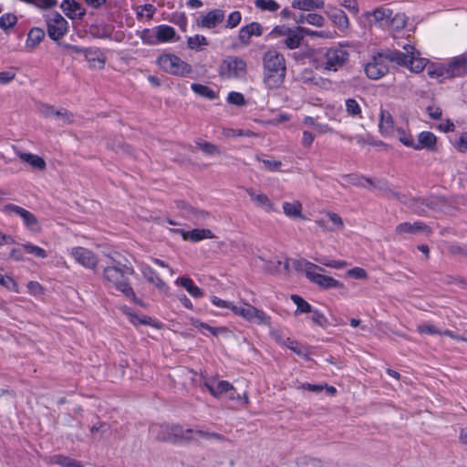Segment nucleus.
<instances>
[{
  "instance_id": "1",
  "label": "nucleus",
  "mask_w": 467,
  "mask_h": 467,
  "mask_svg": "<svg viewBox=\"0 0 467 467\" xmlns=\"http://www.w3.org/2000/svg\"><path fill=\"white\" fill-rule=\"evenodd\" d=\"M135 273L131 260L115 254L109 257L108 265L103 269V279L107 285L120 291L127 298L138 305L141 301L136 296L129 281Z\"/></svg>"
},
{
  "instance_id": "2",
  "label": "nucleus",
  "mask_w": 467,
  "mask_h": 467,
  "mask_svg": "<svg viewBox=\"0 0 467 467\" xmlns=\"http://www.w3.org/2000/svg\"><path fill=\"white\" fill-rule=\"evenodd\" d=\"M263 83L269 89L282 87L286 76L285 58L276 49H269L263 54Z\"/></svg>"
},
{
  "instance_id": "3",
  "label": "nucleus",
  "mask_w": 467,
  "mask_h": 467,
  "mask_svg": "<svg viewBox=\"0 0 467 467\" xmlns=\"http://www.w3.org/2000/svg\"><path fill=\"white\" fill-rule=\"evenodd\" d=\"M403 49L404 52L399 50H389L383 54L387 61L406 67L415 73L421 72L426 67L427 60L420 57V52L413 46L405 45Z\"/></svg>"
},
{
  "instance_id": "4",
  "label": "nucleus",
  "mask_w": 467,
  "mask_h": 467,
  "mask_svg": "<svg viewBox=\"0 0 467 467\" xmlns=\"http://www.w3.org/2000/svg\"><path fill=\"white\" fill-rule=\"evenodd\" d=\"M296 269L301 270L305 273L306 278L317 285L319 287L323 289H330V288H341L343 287V284L338 280L325 275L322 273L325 271L321 266L308 262L305 259L298 260L295 263Z\"/></svg>"
},
{
  "instance_id": "5",
  "label": "nucleus",
  "mask_w": 467,
  "mask_h": 467,
  "mask_svg": "<svg viewBox=\"0 0 467 467\" xmlns=\"http://www.w3.org/2000/svg\"><path fill=\"white\" fill-rule=\"evenodd\" d=\"M392 12L393 7L390 4H383L376 6L370 11L364 12L359 19L365 26L387 30L389 29V23L390 21Z\"/></svg>"
},
{
  "instance_id": "6",
  "label": "nucleus",
  "mask_w": 467,
  "mask_h": 467,
  "mask_svg": "<svg viewBox=\"0 0 467 467\" xmlns=\"http://www.w3.org/2000/svg\"><path fill=\"white\" fill-rule=\"evenodd\" d=\"M218 74L225 79H244L247 75V63L238 56H227L220 64Z\"/></svg>"
},
{
  "instance_id": "7",
  "label": "nucleus",
  "mask_w": 467,
  "mask_h": 467,
  "mask_svg": "<svg viewBox=\"0 0 467 467\" xmlns=\"http://www.w3.org/2000/svg\"><path fill=\"white\" fill-rule=\"evenodd\" d=\"M349 53L342 45L327 48L323 54L321 67L324 70L337 71L348 61Z\"/></svg>"
},
{
  "instance_id": "8",
  "label": "nucleus",
  "mask_w": 467,
  "mask_h": 467,
  "mask_svg": "<svg viewBox=\"0 0 467 467\" xmlns=\"http://www.w3.org/2000/svg\"><path fill=\"white\" fill-rule=\"evenodd\" d=\"M232 311L249 322H254L257 325H271V318L269 316L248 303H243L240 306L234 305Z\"/></svg>"
},
{
  "instance_id": "9",
  "label": "nucleus",
  "mask_w": 467,
  "mask_h": 467,
  "mask_svg": "<svg viewBox=\"0 0 467 467\" xmlns=\"http://www.w3.org/2000/svg\"><path fill=\"white\" fill-rule=\"evenodd\" d=\"M159 66L173 75L184 76L192 71V67L173 54H163L158 58Z\"/></svg>"
},
{
  "instance_id": "10",
  "label": "nucleus",
  "mask_w": 467,
  "mask_h": 467,
  "mask_svg": "<svg viewBox=\"0 0 467 467\" xmlns=\"http://www.w3.org/2000/svg\"><path fill=\"white\" fill-rule=\"evenodd\" d=\"M364 71L366 76L370 79H379L389 72L387 59L383 53H377L372 56L371 59L365 64Z\"/></svg>"
},
{
  "instance_id": "11",
  "label": "nucleus",
  "mask_w": 467,
  "mask_h": 467,
  "mask_svg": "<svg viewBox=\"0 0 467 467\" xmlns=\"http://www.w3.org/2000/svg\"><path fill=\"white\" fill-rule=\"evenodd\" d=\"M38 109L42 116L56 119L61 126L71 124L74 121V115L66 109H57L51 105L40 104Z\"/></svg>"
},
{
  "instance_id": "12",
  "label": "nucleus",
  "mask_w": 467,
  "mask_h": 467,
  "mask_svg": "<svg viewBox=\"0 0 467 467\" xmlns=\"http://www.w3.org/2000/svg\"><path fill=\"white\" fill-rule=\"evenodd\" d=\"M48 36L57 41L67 31V21L59 14H52L47 19Z\"/></svg>"
},
{
  "instance_id": "13",
  "label": "nucleus",
  "mask_w": 467,
  "mask_h": 467,
  "mask_svg": "<svg viewBox=\"0 0 467 467\" xmlns=\"http://www.w3.org/2000/svg\"><path fill=\"white\" fill-rule=\"evenodd\" d=\"M71 256L82 266L88 269H96L98 260L96 255L90 250L84 247H73L70 252Z\"/></svg>"
},
{
  "instance_id": "14",
  "label": "nucleus",
  "mask_w": 467,
  "mask_h": 467,
  "mask_svg": "<svg viewBox=\"0 0 467 467\" xmlns=\"http://www.w3.org/2000/svg\"><path fill=\"white\" fill-rule=\"evenodd\" d=\"M431 233V227L422 222H415L413 223L405 222L399 223L395 228V234L400 236L418 234H424L429 235Z\"/></svg>"
},
{
  "instance_id": "15",
  "label": "nucleus",
  "mask_w": 467,
  "mask_h": 467,
  "mask_svg": "<svg viewBox=\"0 0 467 467\" xmlns=\"http://www.w3.org/2000/svg\"><path fill=\"white\" fill-rule=\"evenodd\" d=\"M427 75L429 78L436 79L438 82H443L446 79L456 78L451 62L448 66L431 64L427 67Z\"/></svg>"
},
{
  "instance_id": "16",
  "label": "nucleus",
  "mask_w": 467,
  "mask_h": 467,
  "mask_svg": "<svg viewBox=\"0 0 467 467\" xmlns=\"http://www.w3.org/2000/svg\"><path fill=\"white\" fill-rule=\"evenodd\" d=\"M224 19V12L222 9H213L205 16H201L196 19L198 27L212 29L222 23Z\"/></svg>"
},
{
  "instance_id": "17",
  "label": "nucleus",
  "mask_w": 467,
  "mask_h": 467,
  "mask_svg": "<svg viewBox=\"0 0 467 467\" xmlns=\"http://www.w3.org/2000/svg\"><path fill=\"white\" fill-rule=\"evenodd\" d=\"M62 11L70 19H82L86 15L85 8L75 0H64L60 5Z\"/></svg>"
},
{
  "instance_id": "18",
  "label": "nucleus",
  "mask_w": 467,
  "mask_h": 467,
  "mask_svg": "<svg viewBox=\"0 0 467 467\" xmlns=\"http://www.w3.org/2000/svg\"><path fill=\"white\" fill-rule=\"evenodd\" d=\"M246 192L255 205L259 208L264 209L267 213H273L275 211L274 202L268 198V196L263 192H256L254 189H246Z\"/></svg>"
},
{
  "instance_id": "19",
  "label": "nucleus",
  "mask_w": 467,
  "mask_h": 467,
  "mask_svg": "<svg viewBox=\"0 0 467 467\" xmlns=\"http://www.w3.org/2000/svg\"><path fill=\"white\" fill-rule=\"evenodd\" d=\"M192 429H184L180 425H171V443L191 441L193 440Z\"/></svg>"
},
{
  "instance_id": "20",
  "label": "nucleus",
  "mask_w": 467,
  "mask_h": 467,
  "mask_svg": "<svg viewBox=\"0 0 467 467\" xmlns=\"http://www.w3.org/2000/svg\"><path fill=\"white\" fill-rule=\"evenodd\" d=\"M353 183L361 187H367L366 183H368L371 188L379 189L385 194H390L394 197H398V193L394 192L389 188L388 182L384 180H378L377 182H373L371 179L360 177L358 178L357 182H354Z\"/></svg>"
},
{
  "instance_id": "21",
  "label": "nucleus",
  "mask_w": 467,
  "mask_h": 467,
  "mask_svg": "<svg viewBox=\"0 0 467 467\" xmlns=\"http://www.w3.org/2000/svg\"><path fill=\"white\" fill-rule=\"evenodd\" d=\"M262 34L263 29L261 25L259 23L253 22L240 29L238 38L242 44L248 45L252 36H259Z\"/></svg>"
},
{
  "instance_id": "22",
  "label": "nucleus",
  "mask_w": 467,
  "mask_h": 467,
  "mask_svg": "<svg viewBox=\"0 0 467 467\" xmlns=\"http://www.w3.org/2000/svg\"><path fill=\"white\" fill-rule=\"evenodd\" d=\"M181 233L184 240H190L192 242H199L204 239H213L215 235L210 229H193L192 231L176 230Z\"/></svg>"
},
{
  "instance_id": "23",
  "label": "nucleus",
  "mask_w": 467,
  "mask_h": 467,
  "mask_svg": "<svg viewBox=\"0 0 467 467\" xmlns=\"http://www.w3.org/2000/svg\"><path fill=\"white\" fill-rule=\"evenodd\" d=\"M437 138L431 131H421L418 135V142L415 143L414 150L426 149L433 151L436 149Z\"/></svg>"
},
{
  "instance_id": "24",
  "label": "nucleus",
  "mask_w": 467,
  "mask_h": 467,
  "mask_svg": "<svg viewBox=\"0 0 467 467\" xmlns=\"http://www.w3.org/2000/svg\"><path fill=\"white\" fill-rule=\"evenodd\" d=\"M283 212L285 216L292 218V219H300V220H306V216L303 214V205L302 203L295 200L293 202H283Z\"/></svg>"
},
{
  "instance_id": "25",
  "label": "nucleus",
  "mask_w": 467,
  "mask_h": 467,
  "mask_svg": "<svg viewBox=\"0 0 467 467\" xmlns=\"http://www.w3.org/2000/svg\"><path fill=\"white\" fill-rule=\"evenodd\" d=\"M17 156L22 162L27 163L35 170L44 171L47 167L45 160L36 154L30 152H18Z\"/></svg>"
},
{
  "instance_id": "26",
  "label": "nucleus",
  "mask_w": 467,
  "mask_h": 467,
  "mask_svg": "<svg viewBox=\"0 0 467 467\" xmlns=\"http://www.w3.org/2000/svg\"><path fill=\"white\" fill-rule=\"evenodd\" d=\"M86 60L92 68L101 69L105 66V57L99 49L86 48L84 50Z\"/></svg>"
},
{
  "instance_id": "27",
  "label": "nucleus",
  "mask_w": 467,
  "mask_h": 467,
  "mask_svg": "<svg viewBox=\"0 0 467 467\" xmlns=\"http://www.w3.org/2000/svg\"><path fill=\"white\" fill-rule=\"evenodd\" d=\"M326 14L339 28L346 29L349 26V20L343 10L330 6Z\"/></svg>"
},
{
  "instance_id": "28",
  "label": "nucleus",
  "mask_w": 467,
  "mask_h": 467,
  "mask_svg": "<svg viewBox=\"0 0 467 467\" xmlns=\"http://www.w3.org/2000/svg\"><path fill=\"white\" fill-rule=\"evenodd\" d=\"M409 22V16L403 12H395L393 10L388 31L400 32L403 30Z\"/></svg>"
},
{
  "instance_id": "29",
  "label": "nucleus",
  "mask_w": 467,
  "mask_h": 467,
  "mask_svg": "<svg viewBox=\"0 0 467 467\" xmlns=\"http://www.w3.org/2000/svg\"><path fill=\"white\" fill-rule=\"evenodd\" d=\"M150 433L158 441L171 442V425L152 424L150 427Z\"/></svg>"
},
{
  "instance_id": "30",
  "label": "nucleus",
  "mask_w": 467,
  "mask_h": 467,
  "mask_svg": "<svg viewBox=\"0 0 467 467\" xmlns=\"http://www.w3.org/2000/svg\"><path fill=\"white\" fill-rule=\"evenodd\" d=\"M291 6L302 11H314L325 6L324 0H293Z\"/></svg>"
},
{
  "instance_id": "31",
  "label": "nucleus",
  "mask_w": 467,
  "mask_h": 467,
  "mask_svg": "<svg viewBox=\"0 0 467 467\" xmlns=\"http://www.w3.org/2000/svg\"><path fill=\"white\" fill-rule=\"evenodd\" d=\"M302 40L303 34L298 30L297 26L296 29H291V31L282 40V44L288 49H296L299 47Z\"/></svg>"
},
{
  "instance_id": "32",
  "label": "nucleus",
  "mask_w": 467,
  "mask_h": 467,
  "mask_svg": "<svg viewBox=\"0 0 467 467\" xmlns=\"http://www.w3.org/2000/svg\"><path fill=\"white\" fill-rule=\"evenodd\" d=\"M158 43H164L175 40L176 32L172 26L161 25L155 27Z\"/></svg>"
},
{
  "instance_id": "33",
  "label": "nucleus",
  "mask_w": 467,
  "mask_h": 467,
  "mask_svg": "<svg viewBox=\"0 0 467 467\" xmlns=\"http://www.w3.org/2000/svg\"><path fill=\"white\" fill-rule=\"evenodd\" d=\"M45 31L39 27H33L27 34L26 47L28 49H35L44 39Z\"/></svg>"
},
{
  "instance_id": "34",
  "label": "nucleus",
  "mask_w": 467,
  "mask_h": 467,
  "mask_svg": "<svg viewBox=\"0 0 467 467\" xmlns=\"http://www.w3.org/2000/svg\"><path fill=\"white\" fill-rule=\"evenodd\" d=\"M176 283L185 288L192 297L200 298L203 296L202 290L195 285L193 281L187 276L177 279Z\"/></svg>"
},
{
  "instance_id": "35",
  "label": "nucleus",
  "mask_w": 467,
  "mask_h": 467,
  "mask_svg": "<svg viewBox=\"0 0 467 467\" xmlns=\"http://www.w3.org/2000/svg\"><path fill=\"white\" fill-rule=\"evenodd\" d=\"M47 462L49 464H58L63 467H83L79 462L61 454L50 456Z\"/></svg>"
},
{
  "instance_id": "36",
  "label": "nucleus",
  "mask_w": 467,
  "mask_h": 467,
  "mask_svg": "<svg viewBox=\"0 0 467 467\" xmlns=\"http://www.w3.org/2000/svg\"><path fill=\"white\" fill-rule=\"evenodd\" d=\"M380 132L384 135H389L393 130V118L391 114L385 109L380 111L379 124Z\"/></svg>"
},
{
  "instance_id": "37",
  "label": "nucleus",
  "mask_w": 467,
  "mask_h": 467,
  "mask_svg": "<svg viewBox=\"0 0 467 467\" xmlns=\"http://www.w3.org/2000/svg\"><path fill=\"white\" fill-rule=\"evenodd\" d=\"M141 272L143 276L148 280V282L153 284L160 290H162L166 287L165 283L161 279V277L156 274V272L151 267L144 265L141 268Z\"/></svg>"
},
{
  "instance_id": "38",
  "label": "nucleus",
  "mask_w": 467,
  "mask_h": 467,
  "mask_svg": "<svg viewBox=\"0 0 467 467\" xmlns=\"http://www.w3.org/2000/svg\"><path fill=\"white\" fill-rule=\"evenodd\" d=\"M456 78L467 74V57L464 55L455 57L451 61Z\"/></svg>"
},
{
  "instance_id": "39",
  "label": "nucleus",
  "mask_w": 467,
  "mask_h": 467,
  "mask_svg": "<svg viewBox=\"0 0 467 467\" xmlns=\"http://www.w3.org/2000/svg\"><path fill=\"white\" fill-rule=\"evenodd\" d=\"M208 45L207 38L202 35H195L187 38V47L191 50L202 51Z\"/></svg>"
},
{
  "instance_id": "40",
  "label": "nucleus",
  "mask_w": 467,
  "mask_h": 467,
  "mask_svg": "<svg viewBox=\"0 0 467 467\" xmlns=\"http://www.w3.org/2000/svg\"><path fill=\"white\" fill-rule=\"evenodd\" d=\"M195 143L197 147L206 155L214 156L222 154L220 148L212 142L199 139L195 141Z\"/></svg>"
},
{
  "instance_id": "41",
  "label": "nucleus",
  "mask_w": 467,
  "mask_h": 467,
  "mask_svg": "<svg viewBox=\"0 0 467 467\" xmlns=\"http://www.w3.org/2000/svg\"><path fill=\"white\" fill-rule=\"evenodd\" d=\"M120 311L126 315L130 321L135 325L138 326L139 324L142 325H150V318L147 317H139L129 306H122L119 307Z\"/></svg>"
},
{
  "instance_id": "42",
  "label": "nucleus",
  "mask_w": 467,
  "mask_h": 467,
  "mask_svg": "<svg viewBox=\"0 0 467 467\" xmlns=\"http://www.w3.org/2000/svg\"><path fill=\"white\" fill-rule=\"evenodd\" d=\"M191 88L198 96L206 98L211 100L216 99V97H217L216 92L214 90H213L208 86H205L202 84L193 83V84H192Z\"/></svg>"
},
{
  "instance_id": "43",
  "label": "nucleus",
  "mask_w": 467,
  "mask_h": 467,
  "mask_svg": "<svg viewBox=\"0 0 467 467\" xmlns=\"http://www.w3.org/2000/svg\"><path fill=\"white\" fill-rule=\"evenodd\" d=\"M20 218L23 220L27 229L34 232H39L40 226L37 218L29 211L26 210L21 214Z\"/></svg>"
},
{
  "instance_id": "44",
  "label": "nucleus",
  "mask_w": 467,
  "mask_h": 467,
  "mask_svg": "<svg viewBox=\"0 0 467 467\" xmlns=\"http://www.w3.org/2000/svg\"><path fill=\"white\" fill-rule=\"evenodd\" d=\"M346 112L352 118H362V110L359 103L355 99H348L345 101Z\"/></svg>"
},
{
  "instance_id": "45",
  "label": "nucleus",
  "mask_w": 467,
  "mask_h": 467,
  "mask_svg": "<svg viewBox=\"0 0 467 467\" xmlns=\"http://www.w3.org/2000/svg\"><path fill=\"white\" fill-rule=\"evenodd\" d=\"M298 467H322V461L309 455H303L296 459Z\"/></svg>"
},
{
  "instance_id": "46",
  "label": "nucleus",
  "mask_w": 467,
  "mask_h": 467,
  "mask_svg": "<svg viewBox=\"0 0 467 467\" xmlns=\"http://www.w3.org/2000/svg\"><path fill=\"white\" fill-rule=\"evenodd\" d=\"M178 207L184 209L188 213L192 214L197 220H205L209 213L203 210H198L194 207L185 203L184 202H179Z\"/></svg>"
},
{
  "instance_id": "47",
  "label": "nucleus",
  "mask_w": 467,
  "mask_h": 467,
  "mask_svg": "<svg viewBox=\"0 0 467 467\" xmlns=\"http://www.w3.org/2000/svg\"><path fill=\"white\" fill-rule=\"evenodd\" d=\"M223 135L226 138L235 137V136H244V137H256L257 134L250 130H234L232 128H223L222 131Z\"/></svg>"
},
{
  "instance_id": "48",
  "label": "nucleus",
  "mask_w": 467,
  "mask_h": 467,
  "mask_svg": "<svg viewBox=\"0 0 467 467\" xmlns=\"http://www.w3.org/2000/svg\"><path fill=\"white\" fill-rule=\"evenodd\" d=\"M255 6L262 11L275 12L279 9V4L275 0H255Z\"/></svg>"
},
{
  "instance_id": "49",
  "label": "nucleus",
  "mask_w": 467,
  "mask_h": 467,
  "mask_svg": "<svg viewBox=\"0 0 467 467\" xmlns=\"http://www.w3.org/2000/svg\"><path fill=\"white\" fill-rule=\"evenodd\" d=\"M292 301L296 305V313H310L312 312V307L308 302H306L303 297L297 295L291 296Z\"/></svg>"
},
{
  "instance_id": "50",
  "label": "nucleus",
  "mask_w": 467,
  "mask_h": 467,
  "mask_svg": "<svg viewBox=\"0 0 467 467\" xmlns=\"http://www.w3.org/2000/svg\"><path fill=\"white\" fill-rule=\"evenodd\" d=\"M140 37L142 40V42L146 45L153 46L158 44L157 37H156V32L154 29H143L141 32H140Z\"/></svg>"
},
{
  "instance_id": "51",
  "label": "nucleus",
  "mask_w": 467,
  "mask_h": 467,
  "mask_svg": "<svg viewBox=\"0 0 467 467\" xmlns=\"http://www.w3.org/2000/svg\"><path fill=\"white\" fill-rule=\"evenodd\" d=\"M325 214L332 223L329 227H333L334 231H339L344 228V221L337 213L328 211L325 212Z\"/></svg>"
},
{
  "instance_id": "52",
  "label": "nucleus",
  "mask_w": 467,
  "mask_h": 467,
  "mask_svg": "<svg viewBox=\"0 0 467 467\" xmlns=\"http://www.w3.org/2000/svg\"><path fill=\"white\" fill-rule=\"evenodd\" d=\"M258 259L265 263V266L264 271L268 274L275 275L280 272V266L282 265V261H267L262 256H258Z\"/></svg>"
},
{
  "instance_id": "53",
  "label": "nucleus",
  "mask_w": 467,
  "mask_h": 467,
  "mask_svg": "<svg viewBox=\"0 0 467 467\" xmlns=\"http://www.w3.org/2000/svg\"><path fill=\"white\" fill-rule=\"evenodd\" d=\"M17 22V17L13 14H4L0 17V27L4 30L13 27Z\"/></svg>"
},
{
  "instance_id": "54",
  "label": "nucleus",
  "mask_w": 467,
  "mask_h": 467,
  "mask_svg": "<svg viewBox=\"0 0 467 467\" xmlns=\"http://www.w3.org/2000/svg\"><path fill=\"white\" fill-rule=\"evenodd\" d=\"M193 434H196V435L200 436L201 438L207 439V440H214V441H227V439L223 435H222L220 433H216V432H209V431H201V430H194Z\"/></svg>"
},
{
  "instance_id": "55",
  "label": "nucleus",
  "mask_w": 467,
  "mask_h": 467,
  "mask_svg": "<svg viewBox=\"0 0 467 467\" xmlns=\"http://www.w3.org/2000/svg\"><path fill=\"white\" fill-rule=\"evenodd\" d=\"M23 248L28 254H34L35 256H36L38 258H46L47 257V252L39 246H36V245L27 243V244H23Z\"/></svg>"
},
{
  "instance_id": "56",
  "label": "nucleus",
  "mask_w": 467,
  "mask_h": 467,
  "mask_svg": "<svg viewBox=\"0 0 467 467\" xmlns=\"http://www.w3.org/2000/svg\"><path fill=\"white\" fill-rule=\"evenodd\" d=\"M315 260L325 266L332 267L335 269H341L348 265V263L346 261H342V260L329 261L324 257L323 258H316Z\"/></svg>"
},
{
  "instance_id": "57",
  "label": "nucleus",
  "mask_w": 467,
  "mask_h": 467,
  "mask_svg": "<svg viewBox=\"0 0 467 467\" xmlns=\"http://www.w3.org/2000/svg\"><path fill=\"white\" fill-rule=\"evenodd\" d=\"M285 346L287 347L292 351H294L299 357H302L306 359L308 358L307 352L305 350L304 347L300 345L298 342L292 340L290 338V342L286 343Z\"/></svg>"
},
{
  "instance_id": "58",
  "label": "nucleus",
  "mask_w": 467,
  "mask_h": 467,
  "mask_svg": "<svg viewBox=\"0 0 467 467\" xmlns=\"http://www.w3.org/2000/svg\"><path fill=\"white\" fill-rule=\"evenodd\" d=\"M306 23L322 27L325 25V18L321 15L309 13L306 15Z\"/></svg>"
},
{
  "instance_id": "59",
  "label": "nucleus",
  "mask_w": 467,
  "mask_h": 467,
  "mask_svg": "<svg viewBox=\"0 0 467 467\" xmlns=\"http://www.w3.org/2000/svg\"><path fill=\"white\" fill-rule=\"evenodd\" d=\"M227 102L235 106H244L246 103L244 95L235 91H232L228 94Z\"/></svg>"
},
{
  "instance_id": "60",
  "label": "nucleus",
  "mask_w": 467,
  "mask_h": 467,
  "mask_svg": "<svg viewBox=\"0 0 467 467\" xmlns=\"http://www.w3.org/2000/svg\"><path fill=\"white\" fill-rule=\"evenodd\" d=\"M0 285L8 290L18 292L17 283L8 275H2L0 274Z\"/></svg>"
},
{
  "instance_id": "61",
  "label": "nucleus",
  "mask_w": 467,
  "mask_h": 467,
  "mask_svg": "<svg viewBox=\"0 0 467 467\" xmlns=\"http://www.w3.org/2000/svg\"><path fill=\"white\" fill-rule=\"evenodd\" d=\"M231 390H234V388L231 383L226 380L218 381L215 386L214 397H219L221 394L227 393Z\"/></svg>"
},
{
  "instance_id": "62",
  "label": "nucleus",
  "mask_w": 467,
  "mask_h": 467,
  "mask_svg": "<svg viewBox=\"0 0 467 467\" xmlns=\"http://www.w3.org/2000/svg\"><path fill=\"white\" fill-rule=\"evenodd\" d=\"M398 138L399 140L403 143L405 146L411 147L414 149L415 142L413 140L412 136L410 133H407L404 130H398Z\"/></svg>"
},
{
  "instance_id": "63",
  "label": "nucleus",
  "mask_w": 467,
  "mask_h": 467,
  "mask_svg": "<svg viewBox=\"0 0 467 467\" xmlns=\"http://www.w3.org/2000/svg\"><path fill=\"white\" fill-rule=\"evenodd\" d=\"M241 19V13L239 11H234L228 16L225 26L228 28H234L240 24Z\"/></svg>"
},
{
  "instance_id": "64",
  "label": "nucleus",
  "mask_w": 467,
  "mask_h": 467,
  "mask_svg": "<svg viewBox=\"0 0 467 467\" xmlns=\"http://www.w3.org/2000/svg\"><path fill=\"white\" fill-rule=\"evenodd\" d=\"M338 4L351 12L353 15H357L359 12V7L357 0H338Z\"/></svg>"
}]
</instances>
